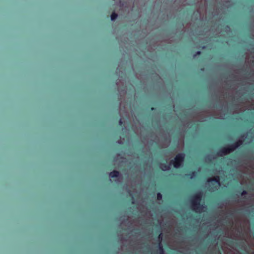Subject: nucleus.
I'll return each instance as SVG.
<instances>
[{
    "instance_id": "nucleus-16",
    "label": "nucleus",
    "mask_w": 254,
    "mask_h": 254,
    "mask_svg": "<svg viewBox=\"0 0 254 254\" xmlns=\"http://www.w3.org/2000/svg\"><path fill=\"white\" fill-rule=\"evenodd\" d=\"M201 54V52L200 51H197L195 54L194 55V57H195L196 56H198V55H200Z\"/></svg>"
},
{
    "instance_id": "nucleus-1",
    "label": "nucleus",
    "mask_w": 254,
    "mask_h": 254,
    "mask_svg": "<svg viewBox=\"0 0 254 254\" xmlns=\"http://www.w3.org/2000/svg\"><path fill=\"white\" fill-rule=\"evenodd\" d=\"M202 195L201 191H198L193 195L190 200L191 208L196 212H201L204 208V204L200 203Z\"/></svg>"
},
{
    "instance_id": "nucleus-19",
    "label": "nucleus",
    "mask_w": 254,
    "mask_h": 254,
    "mask_svg": "<svg viewBox=\"0 0 254 254\" xmlns=\"http://www.w3.org/2000/svg\"><path fill=\"white\" fill-rule=\"evenodd\" d=\"M134 203V200H132V203L133 204Z\"/></svg>"
},
{
    "instance_id": "nucleus-13",
    "label": "nucleus",
    "mask_w": 254,
    "mask_h": 254,
    "mask_svg": "<svg viewBox=\"0 0 254 254\" xmlns=\"http://www.w3.org/2000/svg\"><path fill=\"white\" fill-rule=\"evenodd\" d=\"M119 124L120 126H124V122L122 119L119 120Z\"/></svg>"
},
{
    "instance_id": "nucleus-12",
    "label": "nucleus",
    "mask_w": 254,
    "mask_h": 254,
    "mask_svg": "<svg viewBox=\"0 0 254 254\" xmlns=\"http://www.w3.org/2000/svg\"><path fill=\"white\" fill-rule=\"evenodd\" d=\"M235 142L238 145V147H239L242 144L243 141L242 140H239Z\"/></svg>"
},
{
    "instance_id": "nucleus-5",
    "label": "nucleus",
    "mask_w": 254,
    "mask_h": 254,
    "mask_svg": "<svg viewBox=\"0 0 254 254\" xmlns=\"http://www.w3.org/2000/svg\"><path fill=\"white\" fill-rule=\"evenodd\" d=\"M208 183L214 182L218 185H220V177L218 176H216L213 178H209L207 181Z\"/></svg>"
},
{
    "instance_id": "nucleus-18",
    "label": "nucleus",
    "mask_w": 254,
    "mask_h": 254,
    "mask_svg": "<svg viewBox=\"0 0 254 254\" xmlns=\"http://www.w3.org/2000/svg\"><path fill=\"white\" fill-rule=\"evenodd\" d=\"M129 194L130 195V196H131V197L133 198V196H132V194L130 193H129Z\"/></svg>"
},
{
    "instance_id": "nucleus-20",
    "label": "nucleus",
    "mask_w": 254,
    "mask_h": 254,
    "mask_svg": "<svg viewBox=\"0 0 254 254\" xmlns=\"http://www.w3.org/2000/svg\"><path fill=\"white\" fill-rule=\"evenodd\" d=\"M230 243H233V242L232 241H231L230 242Z\"/></svg>"
},
{
    "instance_id": "nucleus-3",
    "label": "nucleus",
    "mask_w": 254,
    "mask_h": 254,
    "mask_svg": "<svg viewBox=\"0 0 254 254\" xmlns=\"http://www.w3.org/2000/svg\"><path fill=\"white\" fill-rule=\"evenodd\" d=\"M229 153H230V152L229 151L228 146H226L225 147H221L217 152V155L222 156L223 155H227Z\"/></svg>"
},
{
    "instance_id": "nucleus-11",
    "label": "nucleus",
    "mask_w": 254,
    "mask_h": 254,
    "mask_svg": "<svg viewBox=\"0 0 254 254\" xmlns=\"http://www.w3.org/2000/svg\"><path fill=\"white\" fill-rule=\"evenodd\" d=\"M157 199L158 200H161L162 199V195L160 192L157 193Z\"/></svg>"
},
{
    "instance_id": "nucleus-7",
    "label": "nucleus",
    "mask_w": 254,
    "mask_h": 254,
    "mask_svg": "<svg viewBox=\"0 0 254 254\" xmlns=\"http://www.w3.org/2000/svg\"><path fill=\"white\" fill-rule=\"evenodd\" d=\"M161 168L163 171L169 170L171 169L170 165H167L165 163L161 164Z\"/></svg>"
},
{
    "instance_id": "nucleus-4",
    "label": "nucleus",
    "mask_w": 254,
    "mask_h": 254,
    "mask_svg": "<svg viewBox=\"0 0 254 254\" xmlns=\"http://www.w3.org/2000/svg\"><path fill=\"white\" fill-rule=\"evenodd\" d=\"M158 239L159 240V242L158 243V248H159V253H160V254H165L163 246L161 243V241L162 239V233H160L159 235Z\"/></svg>"
},
{
    "instance_id": "nucleus-9",
    "label": "nucleus",
    "mask_w": 254,
    "mask_h": 254,
    "mask_svg": "<svg viewBox=\"0 0 254 254\" xmlns=\"http://www.w3.org/2000/svg\"><path fill=\"white\" fill-rule=\"evenodd\" d=\"M118 17V15L115 12H113L111 15V19L112 21H114Z\"/></svg>"
},
{
    "instance_id": "nucleus-15",
    "label": "nucleus",
    "mask_w": 254,
    "mask_h": 254,
    "mask_svg": "<svg viewBox=\"0 0 254 254\" xmlns=\"http://www.w3.org/2000/svg\"><path fill=\"white\" fill-rule=\"evenodd\" d=\"M232 144L233 145L234 148L236 149L238 148V145L235 142Z\"/></svg>"
},
{
    "instance_id": "nucleus-2",
    "label": "nucleus",
    "mask_w": 254,
    "mask_h": 254,
    "mask_svg": "<svg viewBox=\"0 0 254 254\" xmlns=\"http://www.w3.org/2000/svg\"><path fill=\"white\" fill-rule=\"evenodd\" d=\"M185 155L184 153H180L176 155L174 160L170 162V164H173L174 168L178 169L180 168L185 160Z\"/></svg>"
},
{
    "instance_id": "nucleus-17",
    "label": "nucleus",
    "mask_w": 254,
    "mask_h": 254,
    "mask_svg": "<svg viewBox=\"0 0 254 254\" xmlns=\"http://www.w3.org/2000/svg\"><path fill=\"white\" fill-rule=\"evenodd\" d=\"M155 110V108H154V107H152V108H151V111H153V110Z\"/></svg>"
},
{
    "instance_id": "nucleus-10",
    "label": "nucleus",
    "mask_w": 254,
    "mask_h": 254,
    "mask_svg": "<svg viewBox=\"0 0 254 254\" xmlns=\"http://www.w3.org/2000/svg\"><path fill=\"white\" fill-rule=\"evenodd\" d=\"M227 146L228 147V148L229 149V151H230V153L232 152L233 151H234V150H236V149L234 148V146H233V145L232 144L228 145Z\"/></svg>"
},
{
    "instance_id": "nucleus-6",
    "label": "nucleus",
    "mask_w": 254,
    "mask_h": 254,
    "mask_svg": "<svg viewBox=\"0 0 254 254\" xmlns=\"http://www.w3.org/2000/svg\"><path fill=\"white\" fill-rule=\"evenodd\" d=\"M120 172L116 170H114L112 172H110L109 174V176L111 178H118L120 176Z\"/></svg>"
},
{
    "instance_id": "nucleus-14",
    "label": "nucleus",
    "mask_w": 254,
    "mask_h": 254,
    "mask_svg": "<svg viewBox=\"0 0 254 254\" xmlns=\"http://www.w3.org/2000/svg\"><path fill=\"white\" fill-rule=\"evenodd\" d=\"M247 194V191L246 190H243L241 193V194L242 196H243Z\"/></svg>"
},
{
    "instance_id": "nucleus-8",
    "label": "nucleus",
    "mask_w": 254,
    "mask_h": 254,
    "mask_svg": "<svg viewBox=\"0 0 254 254\" xmlns=\"http://www.w3.org/2000/svg\"><path fill=\"white\" fill-rule=\"evenodd\" d=\"M196 175V172L195 171H192L190 172L189 174H187V177L190 179H192L194 177H195Z\"/></svg>"
}]
</instances>
